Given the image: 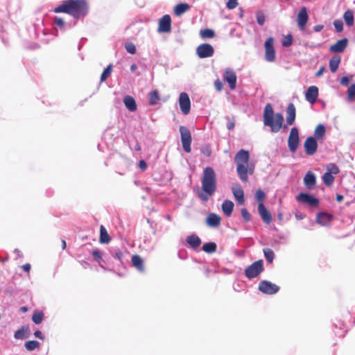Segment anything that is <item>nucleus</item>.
Here are the masks:
<instances>
[{"label":"nucleus","mask_w":355,"mask_h":355,"mask_svg":"<svg viewBox=\"0 0 355 355\" xmlns=\"http://www.w3.org/2000/svg\"><path fill=\"white\" fill-rule=\"evenodd\" d=\"M55 13H67L74 19L84 18L89 12V4L86 0H67L53 9Z\"/></svg>","instance_id":"1"},{"label":"nucleus","mask_w":355,"mask_h":355,"mask_svg":"<svg viewBox=\"0 0 355 355\" xmlns=\"http://www.w3.org/2000/svg\"><path fill=\"white\" fill-rule=\"evenodd\" d=\"M201 182L202 191L198 192V196L202 201L207 202L214 195L217 188L216 175L211 167L204 168Z\"/></svg>","instance_id":"2"},{"label":"nucleus","mask_w":355,"mask_h":355,"mask_svg":"<svg viewBox=\"0 0 355 355\" xmlns=\"http://www.w3.org/2000/svg\"><path fill=\"white\" fill-rule=\"evenodd\" d=\"M263 270V261H257L248 266L245 270V275L249 279L257 277Z\"/></svg>","instance_id":"3"},{"label":"nucleus","mask_w":355,"mask_h":355,"mask_svg":"<svg viewBox=\"0 0 355 355\" xmlns=\"http://www.w3.org/2000/svg\"><path fill=\"white\" fill-rule=\"evenodd\" d=\"M300 144V136L298 129L292 128L288 138V147L291 153H295Z\"/></svg>","instance_id":"4"},{"label":"nucleus","mask_w":355,"mask_h":355,"mask_svg":"<svg viewBox=\"0 0 355 355\" xmlns=\"http://www.w3.org/2000/svg\"><path fill=\"white\" fill-rule=\"evenodd\" d=\"M181 142L184 150L187 153L191 152V135L190 130L185 126L180 127Z\"/></svg>","instance_id":"5"},{"label":"nucleus","mask_w":355,"mask_h":355,"mask_svg":"<svg viewBox=\"0 0 355 355\" xmlns=\"http://www.w3.org/2000/svg\"><path fill=\"white\" fill-rule=\"evenodd\" d=\"M295 199L297 202L311 207H317L319 205L318 199L307 193H300L296 196Z\"/></svg>","instance_id":"6"},{"label":"nucleus","mask_w":355,"mask_h":355,"mask_svg":"<svg viewBox=\"0 0 355 355\" xmlns=\"http://www.w3.org/2000/svg\"><path fill=\"white\" fill-rule=\"evenodd\" d=\"M259 290L264 294L273 295L279 291V287L269 281L262 280L259 282Z\"/></svg>","instance_id":"7"},{"label":"nucleus","mask_w":355,"mask_h":355,"mask_svg":"<svg viewBox=\"0 0 355 355\" xmlns=\"http://www.w3.org/2000/svg\"><path fill=\"white\" fill-rule=\"evenodd\" d=\"M265 59L268 62H273L275 60V51L274 49V39L272 37H268L264 44Z\"/></svg>","instance_id":"8"},{"label":"nucleus","mask_w":355,"mask_h":355,"mask_svg":"<svg viewBox=\"0 0 355 355\" xmlns=\"http://www.w3.org/2000/svg\"><path fill=\"white\" fill-rule=\"evenodd\" d=\"M214 49L209 44H202L196 49V54L200 58L211 57L214 55Z\"/></svg>","instance_id":"9"},{"label":"nucleus","mask_w":355,"mask_h":355,"mask_svg":"<svg viewBox=\"0 0 355 355\" xmlns=\"http://www.w3.org/2000/svg\"><path fill=\"white\" fill-rule=\"evenodd\" d=\"M179 105L181 112L187 115L190 112L191 101L186 92H182L179 96Z\"/></svg>","instance_id":"10"},{"label":"nucleus","mask_w":355,"mask_h":355,"mask_svg":"<svg viewBox=\"0 0 355 355\" xmlns=\"http://www.w3.org/2000/svg\"><path fill=\"white\" fill-rule=\"evenodd\" d=\"M304 148L306 155H314L318 149V142L315 138L313 137H309L304 143Z\"/></svg>","instance_id":"11"},{"label":"nucleus","mask_w":355,"mask_h":355,"mask_svg":"<svg viewBox=\"0 0 355 355\" xmlns=\"http://www.w3.org/2000/svg\"><path fill=\"white\" fill-rule=\"evenodd\" d=\"M171 30V19L170 15H165L159 20L157 31L159 33H169Z\"/></svg>","instance_id":"12"},{"label":"nucleus","mask_w":355,"mask_h":355,"mask_svg":"<svg viewBox=\"0 0 355 355\" xmlns=\"http://www.w3.org/2000/svg\"><path fill=\"white\" fill-rule=\"evenodd\" d=\"M308 19H309V15H308V12H307V9L306 7H302L300 10V11L297 14V25H298L299 28L301 31L304 30L306 24L308 21Z\"/></svg>","instance_id":"13"},{"label":"nucleus","mask_w":355,"mask_h":355,"mask_svg":"<svg viewBox=\"0 0 355 355\" xmlns=\"http://www.w3.org/2000/svg\"><path fill=\"white\" fill-rule=\"evenodd\" d=\"M223 78L226 81L231 89H234L236 85V76L235 72L231 69H227L223 73Z\"/></svg>","instance_id":"14"},{"label":"nucleus","mask_w":355,"mask_h":355,"mask_svg":"<svg viewBox=\"0 0 355 355\" xmlns=\"http://www.w3.org/2000/svg\"><path fill=\"white\" fill-rule=\"evenodd\" d=\"M53 24L57 31L60 30L62 32L76 25V22H73V24L67 23L61 17L57 16L53 17Z\"/></svg>","instance_id":"15"},{"label":"nucleus","mask_w":355,"mask_h":355,"mask_svg":"<svg viewBox=\"0 0 355 355\" xmlns=\"http://www.w3.org/2000/svg\"><path fill=\"white\" fill-rule=\"evenodd\" d=\"M250 159V154L248 150L241 149L237 152L234 157L236 164H246Z\"/></svg>","instance_id":"16"},{"label":"nucleus","mask_w":355,"mask_h":355,"mask_svg":"<svg viewBox=\"0 0 355 355\" xmlns=\"http://www.w3.org/2000/svg\"><path fill=\"white\" fill-rule=\"evenodd\" d=\"M274 118V111L272 105L268 103L263 110V123L265 125H271L272 119Z\"/></svg>","instance_id":"17"},{"label":"nucleus","mask_w":355,"mask_h":355,"mask_svg":"<svg viewBox=\"0 0 355 355\" xmlns=\"http://www.w3.org/2000/svg\"><path fill=\"white\" fill-rule=\"evenodd\" d=\"M284 121L283 115L281 113H277L272 119V125H268L273 132H277L282 126Z\"/></svg>","instance_id":"18"},{"label":"nucleus","mask_w":355,"mask_h":355,"mask_svg":"<svg viewBox=\"0 0 355 355\" xmlns=\"http://www.w3.org/2000/svg\"><path fill=\"white\" fill-rule=\"evenodd\" d=\"M318 96V88L316 86H310L305 94V98L310 103H314Z\"/></svg>","instance_id":"19"},{"label":"nucleus","mask_w":355,"mask_h":355,"mask_svg":"<svg viewBox=\"0 0 355 355\" xmlns=\"http://www.w3.org/2000/svg\"><path fill=\"white\" fill-rule=\"evenodd\" d=\"M304 184L308 189H312L316 184V177L311 171H308L304 178Z\"/></svg>","instance_id":"20"},{"label":"nucleus","mask_w":355,"mask_h":355,"mask_svg":"<svg viewBox=\"0 0 355 355\" xmlns=\"http://www.w3.org/2000/svg\"><path fill=\"white\" fill-rule=\"evenodd\" d=\"M347 45V40L346 38L337 41L334 44L330 46V51L332 53L343 52Z\"/></svg>","instance_id":"21"},{"label":"nucleus","mask_w":355,"mask_h":355,"mask_svg":"<svg viewBox=\"0 0 355 355\" xmlns=\"http://www.w3.org/2000/svg\"><path fill=\"white\" fill-rule=\"evenodd\" d=\"M258 211L264 223L269 224L271 222V215L262 202H260L258 205Z\"/></svg>","instance_id":"22"},{"label":"nucleus","mask_w":355,"mask_h":355,"mask_svg":"<svg viewBox=\"0 0 355 355\" xmlns=\"http://www.w3.org/2000/svg\"><path fill=\"white\" fill-rule=\"evenodd\" d=\"M248 169L245 164H236V172L243 182H247L248 180Z\"/></svg>","instance_id":"23"},{"label":"nucleus","mask_w":355,"mask_h":355,"mask_svg":"<svg viewBox=\"0 0 355 355\" xmlns=\"http://www.w3.org/2000/svg\"><path fill=\"white\" fill-rule=\"evenodd\" d=\"M187 243L193 249L198 248L201 244V239L196 234H191L186 238Z\"/></svg>","instance_id":"24"},{"label":"nucleus","mask_w":355,"mask_h":355,"mask_svg":"<svg viewBox=\"0 0 355 355\" xmlns=\"http://www.w3.org/2000/svg\"><path fill=\"white\" fill-rule=\"evenodd\" d=\"M233 195L235 199L238 201L240 205L244 203V192L241 187L239 185L234 186L232 189Z\"/></svg>","instance_id":"25"},{"label":"nucleus","mask_w":355,"mask_h":355,"mask_svg":"<svg viewBox=\"0 0 355 355\" xmlns=\"http://www.w3.org/2000/svg\"><path fill=\"white\" fill-rule=\"evenodd\" d=\"M286 122L288 125H293L295 119V107L293 103H289L286 110Z\"/></svg>","instance_id":"26"},{"label":"nucleus","mask_w":355,"mask_h":355,"mask_svg":"<svg viewBox=\"0 0 355 355\" xmlns=\"http://www.w3.org/2000/svg\"><path fill=\"white\" fill-rule=\"evenodd\" d=\"M206 221L207 225L215 227L220 224V217L216 214L211 213L207 217Z\"/></svg>","instance_id":"27"},{"label":"nucleus","mask_w":355,"mask_h":355,"mask_svg":"<svg viewBox=\"0 0 355 355\" xmlns=\"http://www.w3.org/2000/svg\"><path fill=\"white\" fill-rule=\"evenodd\" d=\"M234 206V205L232 201L229 200H224V202H223V204L221 205V209H222L223 214L226 216H230L232 213Z\"/></svg>","instance_id":"28"},{"label":"nucleus","mask_w":355,"mask_h":355,"mask_svg":"<svg viewBox=\"0 0 355 355\" xmlns=\"http://www.w3.org/2000/svg\"><path fill=\"white\" fill-rule=\"evenodd\" d=\"M123 103L125 107L130 112H135L137 110L135 100L130 96H125L123 98Z\"/></svg>","instance_id":"29"},{"label":"nucleus","mask_w":355,"mask_h":355,"mask_svg":"<svg viewBox=\"0 0 355 355\" xmlns=\"http://www.w3.org/2000/svg\"><path fill=\"white\" fill-rule=\"evenodd\" d=\"M132 263L139 272H144V261L140 256L137 254L132 255Z\"/></svg>","instance_id":"30"},{"label":"nucleus","mask_w":355,"mask_h":355,"mask_svg":"<svg viewBox=\"0 0 355 355\" xmlns=\"http://www.w3.org/2000/svg\"><path fill=\"white\" fill-rule=\"evenodd\" d=\"M332 216L326 213H319L317 215L316 221L322 225H327L331 220Z\"/></svg>","instance_id":"31"},{"label":"nucleus","mask_w":355,"mask_h":355,"mask_svg":"<svg viewBox=\"0 0 355 355\" xmlns=\"http://www.w3.org/2000/svg\"><path fill=\"white\" fill-rule=\"evenodd\" d=\"M340 62V58L338 55H334L330 59L329 67H330V70L332 73H335L337 71V69L339 67Z\"/></svg>","instance_id":"32"},{"label":"nucleus","mask_w":355,"mask_h":355,"mask_svg":"<svg viewBox=\"0 0 355 355\" xmlns=\"http://www.w3.org/2000/svg\"><path fill=\"white\" fill-rule=\"evenodd\" d=\"M343 19L348 26H352L354 23V12L352 10H347L343 15Z\"/></svg>","instance_id":"33"},{"label":"nucleus","mask_w":355,"mask_h":355,"mask_svg":"<svg viewBox=\"0 0 355 355\" xmlns=\"http://www.w3.org/2000/svg\"><path fill=\"white\" fill-rule=\"evenodd\" d=\"M189 9V6L186 3H179L174 8V13L177 16L182 15Z\"/></svg>","instance_id":"34"},{"label":"nucleus","mask_w":355,"mask_h":355,"mask_svg":"<svg viewBox=\"0 0 355 355\" xmlns=\"http://www.w3.org/2000/svg\"><path fill=\"white\" fill-rule=\"evenodd\" d=\"M325 134V128L322 124H319L317 125L316 128L314 130V137L318 139L323 138Z\"/></svg>","instance_id":"35"},{"label":"nucleus","mask_w":355,"mask_h":355,"mask_svg":"<svg viewBox=\"0 0 355 355\" xmlns=\"http://www.w3.org/2000/svg\"><path fill=\"white\" fill-rule=\"evenodd\" d=\"M110 241V236L104 226L100 227V242L101 243H107Z\"/></svg>","instance_id":"36"},{"label":"nucleus","mask_w":355,"mask_h":355,"mask_svg":"<svg viewBox=\"0 0 355 355\" xmlns=\"http://www.w3.org/2000/svg\"><path fill=\"white\" fill-rule=\"evenodd\" d=\"M217 245L214 242L206 243L202 246V250L207 253L211 254L216 252Z\"/></svg>","instance_id":"37"},{"label":"nucleus","mask_w":355,"mask_h":355,"mask_svg":"<svg viewBox=\"0 0 355 355\" xmlns=\"http://www.w3.org/2000/svg\"><path fill=\"white\" fill-rule=\"evenodd\" d=\"M159 100V95L157 90H153L149 94V104L151 105H156Z\"/></svg>","instance_id":"38"},{"label":"nucleus","mask_w":355,"mask_h":355,"mask_svg":"<svg viewBox=\"0 0 355 355\" xmlns=\"http://www.w3.org/2000/svg\"><path fill=\"white\" fill-rule=\"evenodd\" d=\"M322 180H323V182L327 186H331L334 181V177L330 172L327 171L323 175Z\"/></svg>","instance_id":"39"},{"label":"nucleus","mask_w":355,"mask_h":355,"mask_svg":"<svg viewBox=\"0 0 355 355\" xmlns=\"http://www.w3.org/2000/svg\"><path fill=\"white\" fill-rule=\"evenodd\" d=\"M264 257L268 263H272L275 257V253L270 248L263 249Z\"/></svg>","instance_id":"40"},{"label":"nucleus","mask_w":355,"mask_h":355,"mask_svg":"<svg viewBox=\"0 0 355 355\" xmlns=\"http://www.w3.org/2000/svg\"><path fill=\"white\" fill-rule=\"evenodd\" d=\"M202 38H212L214 36V32L211 29L206 28L202 29L200 32Z\"/></svg>","instance_id":"41"},{"label":"nucleus","mask_w":355,"mask_h":355,"mask_svg":"<svg viewBox=\"0 0 355 355\" xmlns=\"http://www.w3.org/2000/svg\"><path fill=\"white\" fill-rule=\"evenodd\" d=\"M40 343L37 340H29L25 343V347L28 351H33L38 347Z\"/></svg>","instance_id":"42"},{"label":"nucleus","mask_w":355,"mask_h":355,"mask_svg":"<svg viewBox=\"0 0 355 355\" xmlns=\"http://www.w3.org/2000/svg\"><path fill=\"white\" fill-rule=\"evenodd\" d=\"M43 317H44V315H43L42 312L36 311L33 313L32 320H33V322L38 324L42 322Z\"/></svg>","instance_id":"43"},{"label":"nucleus","mask_w":355,"mask_h":355,"mask_svg":"<svg viewBox=\"0 0 355 355\" xmlns=\"http://www.w3.org/2000/svg\"><path fill=\"white\" fill-rule=\"evenodd\" d=\"M112 73V65H108L103 71L101 76V82L105 81Z\"/></svg>","instance_id":"44"},{"label":"nucleus","mask_w":355,"mask_h":355,"mask_svg":"<svg viewBox=\"0 0 355 355\" xmlns=\"http://www.w3.org/2000/svg\"><path fill=\"white\" fill-rule=\"evenodd\" d=\"M347 97L349 101H352L355 97V84L351 85L347 89Z\"/></svg>","instance_id":"45"},{"label":"nucleus","mask_w":355,"mask_h":355,"mask_svg":"<svg viewBox=\"0 0 355 355\" xmlns=\"http://www.w3.org/2000/svg\"><path fill=\"white\" fill-rule=\"evenodd\" d=\"M200 151L202 154H203L206 157H210L211 155V149L210 146L207 144L202 146L200 148Z\"/></svg>","instance_id":"46"},{"label":"nucleus","mask_w":355,"mask_h":355,"mask_svg":"<svg viewBox=\"0 0 355 355\" xmlns=\"http://www.w3.org/2000/svg\"><path fill=\"white\" fill-rule=\"evenodd\" d=\"M293 43V37L291 35H288L284 37L282 41V46L284 47L290 46Z\"/></svg>","instance_id":"47"},{"label":"nucleus","mask_w":355,"mask_h":355,"mask_svg":"<svg viewBox=\"0 0 355 355\" xmlns=\"http://www.w3.org/2000/svg\"><path fill=\"white\" fill-rule=\"evenodd\" d=\"M125 50L130 54H135L136 53V46L133 43H126L125 45Z\"/></svg>","instance_id":"48"},{"label":"nucleus","mask_w":355,"mask_h":355,"mask_svg":"<svg viewBox=\"0 0 355 355\" xmlns=\"http://www.w3.org/2000/svg\"><path fill=\"white\" fill-rule=\"evenodd\" d=\"M334 26L337 32L340 33L343 30V23L340 19H336L334 21Z\"/></svg>","instance_id":"49"},{"label":"nucleus","mask_w":355,"mask_h":355,"mask_svg":"<svg viewBox=\"0 0 355 355\" xmlns=\"http://www.w3.org/2000/svg\"><path fill=\"white\" fill-rule=\"evenodd\" d=\"M14 336L16 339H24L25 338L24 329L23 328L18 329L15 331Z\"/></svg>","instance_id":"50"},{"label":"nucleus","mask_w":355,"mask_h":355,"mask_svg":"<svg viewBox=\"0 0 355 355\" xmlns=\"http://www.w3.org/2000/svg\"><path fill=\"white\" fill-rule=\"evenodd\" d=\"M255 198L257 201L261 202L265 198V193L262 190H257L255 193Z\"/></svg>","instance_id":"51"},{"label":"nucleus","mask_w":355,"mask_h":355,"mask_svg":"<svg viewBox=\"0 0 355 355\" xmlns=\"http://www.w3.org/2000/svg\"><path fill=\"white\" fill-rule=\"evenodd\" d=\"M257 21L260 26H263L265 23V15L263 12H259L257 14Z\"/></svg>","instance_id":"52"},{"label":"nucleus","mask_w":355,"mask_h":355,"mask_svg":"<svg viewBox=\"0 0 355 355\" xmlns=\"http://www.w3.org/2000/svg\"><path fill=\"white\" fill-rule=\"evenodd\" d=\"M112 256L123 263V253L119 250H115L112 252Z\"/></svg>","instance_id":"53"},{"label":"nucleus","mask_w":355,"mask_h":355,"mask_svg":"<svg viewBox=\"0 0 355 355\" xmlns=\"http://www.w3.org/2000/svg\"><path fill=\"white\" fill-rule=\"evenodd\" d=\"M92 255L94 259L100 263L102 261V255L101 252L98 250H94L92 252Z\"/></svg>","instance_id":"54"},{"label":"nucleus","mask_w":355,"mask_h":355,"mask_svg":"<svg viewBox=\"0 0 355 355\" xmlns=\"http://www.w3.org/2000/svg\"><path fill=\"white\" fill-rule=\"evenodd\" d=\"M241 213L242 217L245 221H249L250 220V215L246 209H242Z\"/></svg>","instance_id":"55"},{"label":"nucleus","mask_w":355,"mask_h":355,"mask_svg":"<svg viewBox=\"0 0 355 355\" xmlns=\"http://www.w3.org/2000/svg\"><path fill=\"white\" fill-rule=\"evenodd\" d=\"M238 5L237 0H228L227 7L229 9H234Z\"/></svg>","instance_id":"56"},{"label":"nucleus","mask_w":355,"mask_h":355,"mask_svg":"<svg viewBox=\"0 0 355 355\" xmlns=\"http://www.w3.org/2000/svg\"><path fill=\"white\" fill-rule=\"evenodd\" d=\"M139 168L142 171H144L146 168H147V164L146 162L141 159L139 161Z\"/></svg>","instance_id":"57"},{"label":"nucleus","mask_w":355,"mask_h":355,"mask_svg":"<svg viewBox=\"0 0 355 355\" xmlns=\"http://www.w3.org/2000/svg\"><path fill=\"white\" fill-rule=\"evenodd\" d=\"M214 86L217 91H220L223 88V83L219 80H217L214 82Z\"/></svg>","instance_id":"58"},{"label":"nucleus","mask_w":355,"mask_h":355,"mask_svg":"<svg viewBox=\"0 0 355 355\" xmlns=\"http://www.w3.org/2000/svg\"><path fill=\"white\" fill-rule=\"evenodd\" d=\"M349 80L348 77H347V76L342 77L340 79V84L342 85H345V86L349 84Z\"/></svg>","instance_id":"59"},{"label":"nucleus","mask_w":355,"mask_h":355,"mask_svg":"<svg viewBox=\"0 0 355 355\" xmlns=\"http://www.w3.org/2000/svg\"><path fill=\"white\" fill-rule=\"evenodd\" d=\"M338 171H339L338 168L335 164H332L331 168L329 170V172H330L331 174L332 173L337 174L338 173Z\"/></svg>","instance_id":"60"},{"label":"nucleus","mask_w":355,"mask_h":355,"mask_svg":"<svg viewBox=\"0 0 355 355\" xmlns=\"http://www.w3.org/2000/svg\"><path fill=\"white\" fill-rule=\"evenodd\" d=\"M34 335L36 338H38L40 339H42L43 340L44 339V336H43V334L41 331H35V333H34Z\"/></svg>","instance_id":"61"},{"label":"nucleus","mask_w":355,"mask_h":355,"mask_svg":"<svg viewBox=\"0 0 355 355\" xmlns=\"http://www.w3.org/2000/svg\"><path fill=\"white\" fill-rule=\"evenodd\" d=\"M324 28V26L323 25H321V24H318V25H315L314 27H313V30L315 32H320Z\"/></svg>","instance_id":"62"},{"label":"nucleus","mask_w":355,"mask_h":355,"mask_svg":"<svg viewBox=\"0 0 355 355\" xmlns=\"http://www.w3.org/2000/svg\"><path fill=\"white\" fill-rule=\"evenodd\" d=\"M22 268L26 272H29L31 270V265L29 263H26L22 266Z\"/></svg>","instance_id":"63"},{"label":"nucleus","mask_w":355,"mask_h":355,"mask_svg":"<svg viewBox=\"0 0 355 355\" xmlns=\"http://www.w3.org/2000/svg\"><path fill=\"white\" fill-rule=\"evenodd\" d=\"M234 127V123L233 121H228L227 124V128L228 130H232Z\"/></svg>","instance_id":"64"}]
</instances>
